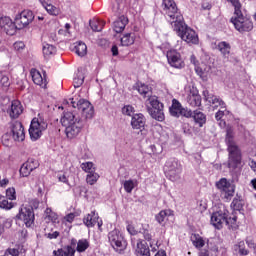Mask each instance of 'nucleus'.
Returning <instances> with one entry per match:
<instances>
[{
    "label": "nucleus",
    "instance_id": "32",
    "mask_svg": "<svg viewBox=\"0 0 256 256\" xmlns=\"http://www.w3.org/2000/svg\"><path fill=\"white\" fill-rule=\"evenodd\" d=\"M41 3L49 15H53L56 17V15H59L61 13V10L55 5L51 4V2L49 1H43Z\"/></svg>",
    "mask_w": 256,
    "mask_h": 256
},
{
    "label": "nucleus",
    "instance_id": "33",
    "mask_svg": "<svg viewBox=\"0 0 256 256\" xmlns=\"http://www.w3.org/2000/svg\"><path fill=\"white\" fill-rule=\"evenodd\" d=\"M0 85L3 89L8 90L11 87V80L9 79V73L0 71Z\"/></svg>",
    "mask_w": 256,
    "mask_h": 256
},
{
    "label": "nucleus",
    "instance_id": "41",
    "mask_svg": "<svg viewBox=\"0 0 256 256\" xmlns=\"http://www.w3.org/2000/svg\"><path fill=\"white\" fill-rule=\"evenodd\" d=\"M192 243L196 249H203L205 247V240L199 234L194 235Z\"/></svg>",
    "mask_w": 256,
    "mask_h": 256
},
{
    "label": "nucleus",
    "instance_id": "56",
    "mask_svg": "<svg viewBox=\"0 0 256 256\" xmlns=\"http://www.w3.org/2000/svg\"><path fill=\"white\" fill-rule=\"evenodd\" d=\"M26 207H31L32 211H35V209H39V202L37 199L31 200L29 205H26Z\"/></svg>",
    "mask_w": 256,
    "mask_h": 256
},
{
    "label": "nucleus",
    "instance_id": "61",
    "mask_svg": "<svg viewBox=\"0 0 256 256\" xmlns=\"http://www.w3.org/2000/svg\"><path fill=\"white\" fill-rule=\"evenodd\" d=\"M143 237L146 241H151V239H153V236L151 235L149 230H144Z\"/></svg>",
    "mask_w": 256,
    "mask_h": 256
},
{
    "label": "nucleus",
    "instance_id": "24",
    "mask_svg": "<svg viewBox=\"0 0 256 256\" xmlns=\"http://www.w3.org/2000/svg\"><path fill=\"white\" fill-rule=\"evenodd\" d=\"M128 23H129V19L126 16L124 15L120 16L116 21H114V24H113V29L115 33H123Z\"/></svg>",
    "mask_w": 256,
    "mask_h": 256
},
{
    "label": "nucleus",
    "instance_id": "44",
    "mask_svg": "<svg viewBox=\"0 0 256 256\" xmlns=\"http://www.w3.org/2000/svg\"><path fill=\"white\" fill-rule=\"evenodd\" d=\"M81 169L88 175L90 173H95V164H93V162H84L81 164Z\"/></svg>",
    "mask_w": 256,
    "mask_h": 256
},
{
    "label": "nucleus",
    "instance_id": "52",
    "mask_svg": "<svg viewBox=\"0 0 256 256\" xmlns=\"http://www.w3.org/2000/svg\"><path fill=\"white\" fill-rule=\"evenodd\" d=\"M6 199H9L10 201H15V199H17L15 188H8L6 190Z\"/></svg>",
    "mask_w": 256,
    "mask_h": 256
},
{
    "label": "nucleus",
    "instance_id": "1",
    "mask_svg": "<svg viewBox=\"0 0 256 256\" xmlns=\"http://www.w3.org/2000/svg\"><path fill=\"white\" fill-rule=\"evenodd\" d=\"M60 123L65 127V133L68 139H75V137H78L79 133H81V129H83V120L79 114L75 112H64Z\"/></svg>",
    "mask_w": 256,
    "mask_h": 256
},
{
    "label": "nucleus",
    "instance_id": "10",
    "mask_svg": "<svg viewBox=\"0 0 256 256\" xmlns=\"http://www.w3.org/2000/svg\"><path fill=\"white\" fill-rule=\"evenodd\" d=\"M108 241L113 249H115V251L118 253H121V251H125L127 249V240H125L123 233H121V231L118 229H114L108 233Z\"/></svg>",
    "mask_w": 256,
    "mask_h": 256
},
{
    "label": "nucleus",
    "instance_id": "20",
    "mask_svg": "<svg viewBox=\"0 0 256 256\" xmlns=\"http://www.w3.org/2000/svg\"><path fill=\"white\" fill-rule=\"evenodd\" d=\"M146 123H147V119L145 118V115L141 113L132 115L131 122H130L132 129L143 131V129H145Z\"/></svg>",
    "mask_w": 256,
    "mask_h": 256
},
{
    "label": "nucleus",
    "instance_id": "54",
    "mask_svg": "<svg viewBox=\"0 0 256 256\" xmlns=\"http://www.w3.org/2000/svg\"><path fill=\"white\" fill-rule=\"evenodd\" d=\"M59 235H61V233L59 231H53V232H49V233H45L44 236L46 237V239H57V237H59Z\"/></svg>",
    "mask_w": 256,
    "mask_h": 256
},
{
    "label": "nucleus",
    "instance_id": "30",
    "mask_svg": "<svg viewBox=\"0 0 256 256\" xmlns=\"http://www.w3.org/2000/svg\"><path fill=\"white\" fill-rule=\"evenodd\" d=\"M216 49L220 51L223 57H229V55L231 54V44L226 41L219 42L216 46Z\"/></svg>",
    "mask_w": 256,
    "mask_h": 256
},
{
    "label": "nucleus",
    "instance_id": "64",
    "mask_svg": "<svg viewBox=\"0 0 256 256\" xmlns=\"http://www.w3.org/2000/svg\"><path fill=\"white\" fill-rule=\"evenodd\" d=\"M249 165H250L252 171H254V173L256 174V162L252 160V161H250Z\"/></svg>",
    "mask_w": 256,
    "mask_h": 256
},
{
    "label": "nucleus",
    "instance_id": "2",
    "mask_svg": "<svg viewBox=\"0 0 256 256\" xmlns=\"http://www.w3.org/2000/svg\"><path fill=\"white\" fill-rule=\"evenodd\" d=\"M172 29L177 33L178 37L181 38L182 41H185V43H188L189 45L199 44V36L197 35V32L185 24L184 18H182L180 22H176L172 26Z\"/></svg>",
    "mask_w": 256,
    "mask_h": 256
},
{
    "label": "nucleus",
    "instance_id": "22",
    "mask_svg": "<svg viewBox=\"0 0 256 256\" xmlns=\"http://www.w3.org/2000/svg\"><path fill=\"white\" fill-rule=\"evenodd\" d=\"M136 255L137 256H151V251L149 250V245L147 242L139 239L136 243Z\"/></svg>",
    "mask_w": 256,
    "mask_h": 256
},
{
    "label": "nucleus",
    "instance_id": "8",
    "mask_svg": "<svg viewBox=\"0 0 256 256\" xmlns=\"http://www.w3.org/2000/svg\"><path fill=\"white\" fill-rule=\"evenodd\" d=\"M164 173L170 181H179L181 173H183V166H181L179 160L170 158L164 165Z\"/></svg>",
    "mask_w": 256,
    "mask_h": 256
},
{
    "label": "nucleus",
    "instance_id": "19",
    "mask_svg": "<svg viewBox=\"0 0 256 256\" xmlns=\"http://www.w3.org/2000/svg\"><path fill=\"white\" fill-rule=\"evenodd\" d=\"M83 223L86 225V227H95V225H98V229H101L103 227V221L99 220V214L95 213V211H92L90 214H87L83 218Z\"/></svg>",
    "mask_w": 256,
    "mask_h": 256
},
{
    "label": "nucleus",
    "instance_id": "39",
    "mask_svg": "<svg viewBox=\"0 0 256 256\" xmlns=\"http://www.w3.org/2000/svg\"><path fill=\"white\" fill-rule=\"evenodd\" d=\"M234 251L242 256L249 255V250L245 249V241H240L237 244H235Z\"/></svg>",
    "mask_w": 256,
    "mask_h": 256
},
{
    "label": "nucleus",
    "instance_id": "21",
    "mask_svg": "<svg viewBox=\"0 0 256 256\" xmlns=\"http://www.w3.org/2000/svg\"><path fill=\"white\" fill-rule=\"evenodd\" d=\"M8 113L12 119H17L21 113H23V105L19 100L12 101Z\"/></svg>",
    "mask_w": 256,
    "mask_h": 256
},
{
    "label": "nucleus",
    "instance_id": "17",
    "mask_svg": "<svg viewBox=\"0 0 256 256\" xmlns=\"http://www.w3.org/2000/svg\"><path fill=\"white\" fill-rule=\"evenodd\" d=\"M203 95L205 101L210 103V105H213L214 109H217V107H220V109H227V104L219 96L211 94L208 90L203 91Z\"/></svg>",
    "mask_w": 256,
    "mask_h": 256
},
{
    "label": "nucleus",
    "instance_id": "7",
    "mask_svg": "<svg viewBox=\"0 0 256 256\" xmlns=\"http://www.w3.org/2000/svg\"><path fill=\"white\" fill-rule=\"evenodd\" d=\"M230 21L234 25L236 31H239V33H245L253 30V22L251 19L243 15L241 8L234 11Z\"/></svg>",
    "mask_w": 256,
    "mask_h": 256
},
{
    "label": "nucleus",
    "instance_id": "51",
    "mask_svg": "<svg viewBox=\"0 0 256 256\" xmlns=\"http://www.w3.org/2000/svg\"><path fill=\"white\" fill-rule=\"evenodd\" d=\"M26 165L30 168V171H35L39 167V161L35 160L34 158H29L26 161Z\"/></svg>",
    "mask_w": 256,
    "mask_h": 256
},
{
    "label": "nucleus",
    "instance_id": "58",
    "mask_svg": "<svg viewBox=\"0 0 256 256\" xmlns=\"http://www.w3.org/2000/svg\"><path fill=\"white\" fill-rule=\"evenodd\" d=\"M14 49L16 51H22V49H25V43H23V42L14 43Z\"/></svg>",
    "mask_w": 256,
    "mask_h": 256
},
{
    "label": "nucleus",
    "instance_id": "42",
    "mask_svg": "<svg viewBox=\"0 0 256 256\" xmlns=\"http://www.w3.org/2000/svg\"><path fill=\"white\" fill-rule=\"evenodd\" d=\"M171 215V210H162L156 215V221L161 225L167 217Z\"/></svg>",
    "mask_w": 256,
    "mask_h": 256
},
{
    "label": "nucleus",
    "instance_id": "27",
    "mask_svg": "<svg viewBox=\"0 0 256 256\" xmlns=\"http://www.w3.org/2000/svg\"><path fill=\"white\" fill-rule=\"evenodd\" d=\"M183 109V106L181 105V102L177 99L172 100V105L169 108L170 115L172 117H181V110Z\"/></svg>",
    "mask_w": 256,
    "mask_h": 256
},
{
    "label": "nucleus",
    "instance_id": "18",
    "mask_svg": "<svg viewBox=\"0 0 256 256\" xmlns=\"http://www.w3.org/2000/svg\"><path fill=\"white\" fill-rule=\"evenodd\" d=\"M0 27L6 32V35H15L17 33V24L7 16L0 18Z\"/></svg>",
    "mask_w": 256,
    "mask_h": 256
},
{
    "label": "nucleus",
    "instance_id": "49",
    "mask_svg": "<svg viewBox=\"0 0 256 256\" xmlns=\"http://www.w3.org/2000/svg\"><path fill=\"white\" fill-rule=\"evenodd\" d=\"M231 207L234 209V211H241L243 209V201L239 198H234Z\"/></svg>",
    "mask_w": 256,
    "mask_h": 256
},
{
    "label": "nucleus",
    "instance_id": "9",
    "mask_svg": "<svg viewBox=\"0 0 256 256\" xmlns=\"http://www.w3.org/2000/svg\"><path fill=\"white\" fill-rule=\"evenodd\" d=\"M67 103L68 105L70 103L74 109L81 111L85 119H93V115H95V109L93 108V104L88 100L80 99L76 101L75 98H70Z\"/></svg>",
    "mask_w": 256,
    "mask_h": 256
},
{
    "label": "nucleus",
    "instance_id": "63",
    "mask_svg": "<svg viewBox=\"0 0 256 256\" xmlns=\"http://www.w3.org/2000/svg\"><path fill=\"white\" fill-rule=\"evenodd\" d=\"M246 243L250 249H256V244L253 242V240H247Z\"/></svg>",
    "mask_w": 256,
    "mask_h": 256
},
{
    "label": "nucleus",
    "instance_id": "45",
    "mask_svg": "<svg viewBox=\"0 0 256 256\" xmlns=\"http://www.w3.org/2000/svg\"><path fill=\"white\" fill-rule=\"evenodd\" d=\"M46 219L48 221H52V223H57V219H59V216L57 213L53 212L51 208H46L45 210Z\"/></svg>",
    "mask_w": 256,
    "mask_h": 256
},
{
    "label": "nucleus",
    "instance_id": "34",
    "mask_svg": "<svg viewBox=\"0 0 256 256\" xmlns=\"http://www.w3.org/2000/svg\"><path fill=\"white\" fill-rule=\"evenodd\" d=\"M139 185L137 179H129L125 180L123 183L124 191L126 193H133V189H135Z\"/></svg>",
    "mask_w": 256,
    "mask_h": 256
},
{
    "label": "nucleus",
    "instance_id": "48",
    "mask_svg": "<svg viewBox=\"0 0 256 256\" xmlns=\"http://www.w3.org/2000/svg\"><path fill=\"white\" fill-rule=\"evenodd\" d=\"M31 172L33 171L29 168L27 162H25L20 168V175L22 177H29V175H31Z\"/></svg>",
    "mask_w": 256,
    "mask_h": 256
},
{
    "label": "nucleus",
    "instance_id": "62",
    "mask_svg": "<svg viewBox=\"0 0 256 256\" xmlns=\"http://www.w3.org/2000/svg\"><path fill=\"white\" fill-rule=\"evenodd\" d=\"M111 51H112L113 57H117V55H119V48L117 46L115 45L112 46Z\"/></svg>",
    "mask_w": 256,
    "mask_h": 256
},
{
    "label": "nucleus",
    "instance_id": "60",
    "mask_svg": "<svg viewBox=\"0 0 256 256\" xmlns=\"http://www.w3.org/2000/svg\"><path fill=\"white\" fill-rule=\"evenodd\" d=\"M127 231L131 235H137V233H138L137 230H135V227L133 225H131V224H129L127 226Z\"/></svg>",
    "mask_w": 256,
    "mask_h": 256
},
{
    "label": "nucleus",
    "instance_id": "13",
    "mask_svg": "<svg viewBox=\"0 0 256 256\" xmlns=\"http://www.w3.org/2000/svg\"><path fill=\"white\" fill-rule=\"evenodd\" d=\"M17 219L23 221L26 227H31L35 223V211L31 206H22L17 214Z\"/></svg>",
    "mask_w": 256,
    "mask_h": 256
},
{
    "label": "nucleus",
    "instance_id": "6",
    "mask_svg": "<svg viewBox=\"0 0 256 256\" xmlns=\"http://www.w3.org/2000/svg\"><path fill=\"white\" fill-rule=\"evenodd\" d=\"M48 127L47 120L43 114H38L36 118L31 121L29 128V135L31 141H38L43 136V131H46Z\"/></svg>",
    "mask_w": 256,
    "mask_h": 256
},
{
    "label": "nucleus",
    "instance_id": "4",
    "mask_svg": "<svg viewBox=\"0 0 256 256\" xmlns=\"http://www.w3.org/2000/svg\"><path fill=\"white\" fill-rule=\"evenodd\" d=\"M145 107L152 119L160 122L165 121V112H163L165 106L156 95L150 96L145 100Z\"/></svg>",
    "mask_w": 256,
    "mask_h": 256
},
{
    "label": "nucleus",
    "instance_id": "46",
    "mask_svg": "<svg viewBox=\"0 0 256 256\" xmlns=\"http://www.w3.org/2000/svg\"><path fill=\"white\" fill-rule=\"evenodd\" d=\"M99 174L97 172H91L90 174H87L86 176V182L88 185H95L97 181H99Z\"/></svg>",
    "mask_w": 256,
    "mask_h": 256
},
{
    "label": "nucleus",
    "instance_id": "26",
    "mask_svg": "<svg viewBox=\"0 0 256 256\" xmlns=\"http://www.w3.org/2000/svg\"><path fill=\"white\" fill-rule=\"evenodd\" d=\"M135 39H137V36L134 32H128L123 34L120 39L122 47H129L133 45L135 43Z\"/></svg>",
    "mask_w": 256,
    "mask_h": 256
},
{
    "label": "nucleus",
    "instance_id": "59",
    "mask_svg": "<svg viewBox=\"0 0 256 256\" xmlns=\"http://www.w3.org/2000/svg\"><path fill=\"white\" fill-rule=\"evenodd\" d=\"M195 71H196L197 75H199V77H201V79L205 78V72L203 71V68L196 66Z\"/></svg>",
    "mask_w": 256,
    "mask_h": 256
},
{
    "label": "nucleus",
    "instance_id": "16",
    "mask_svg": "<svg viewBox=\"0 0 256 256\" xmlns=\"http://www.w3.org/2000/svg\"><path fill=\"white\" fill-rule=\"evenodd\" d=\"M166 57L171 67H174L175 69H183V67H185V62L183 61V58H181V53L177 52V50L168 51Z\"/></svg>",
    "mask_w": 256,
    "mask_h": 256
},
{
    "label": "nucleus",
    "instance_id": "25",
    "mask_svg": "<svg viewBox=\"0 0 256 256\" xmlns=\"http://www.w3.org/2000/svg\"><path fill=\"white\" fill-rule=\"evenodd\" d=\"M192 119L194 120V123H196V125L199 127H203V125L207 123V115L199 110L193 111Z\"/></svg>",
    "mask_w": 256,
    "mask_h": 256
},
{
    "label": "nucleus",
    "instance_id": "29",
    "mask_svg": "<svg viewBox=\"0 0 256 256\" xmlns=\"http://www.w3.org/2000/svg\"><path fill=\"white\" fill-rule=\"evenodd\" d=\"M53 256H75V248L66 246L53 251Z\"/></svg>",
    "mask_w": 256,
    "mask_h": 256
},
{
    "label": "nucleus",
    "instance_id": "36",
    "mask_svg": "<svg viewBox=\"0 0 256 256\" xmlns=\"http://www.w3.org/2000/svg\"><path fill=\"white\" fill-rule=\"evenodd\" d=\"M84 82H85V75H83V72L81 71V69H78L73 80V85L75 89L81 87V85H83Z\"/></svg>",
    "mask_w": 256,
    "mask_h": 256
},
{
    "label": "nucleus",
    "instance_id": "38",
    "mask_svg": "<svg viewBox=\"0 0 256 256\" xmlns=\"http://www.w3.org/2000/svg\"><path fill=\"white\" fill-rule=\"evenodd\" d=\"M7 199L8 198L5 196H0V208L5 209L6 211H10V209H13V207H15V203L9 202V200Z\"/></svg>",
    "mask_w": 256,
    "mask_h": 256
},
{
    "label": "nucleus",
    "instance_id": "50",
    "mask_svg": "<svg viewBox=\"0 0 256 256\" xmlns=\"http://www.w3.org/2000/svg\"><path fill=\"white\" fill-rule=\"evenodd\" d=\"M122 113L123 115H127L128 117H131V115H135V107H133L132 105H125L122 108Z\"/></svg>",
    "mask_w": 256,
    "mask_h": 256
},
{
    "label": "nucleus",
    "instance_id": "37",
    "mask_svg": "<svg viewBox=\"0 0 256 256\" xmlns=\"http://www.w3.org/2000/svg\"><path fill=\"white\" fill-rule=\"evenodd\" d=\"M42 51L44 57H51V55H55L57 53V48L51 44H43Z\"/></svg>",
    "mask_w": 256,
    "mask_h": 256
},
{
    "label": "nucleus",
    "instance_id": "40",
    "mask_svg": "<svg viewBox=\"0 0 256 256\" xmlns=\"http://www.w3.org/2000/svg\"><path fill=\"white\" fill-rule=\"evenodd\" d=\"M87 249H89V241H87V239L79 240L77 243L76 251H78V253H85Z\"/></svg>",
    "mask_w": 256,
    "mask_h": 256
},
{
    "label": "nucleus",
    "instance_id": "31",
    "mask_svg": "<svg viewBox=\"0 0 256 256\" xmlns=\"http://www.w3.org/2000/svg\"><path fill=\"white\" fill-rule=\"evenodd\" d=\"M30 75H31L33 83H35V85H39V86L47 85L46 80L43 79L41 72H39L37 69H32L30 71Z\"/></svg>",
    "mask_w": 256,
    "mask_h": 256
},
{
    "label": "nucleus",
    "instance_id": "14",
    "mask_svg": "<svg viewBox=\"0 0 256 256\" xmlns=\"http://www.w3.org/2000/svg\"><path fill=\"white\" fill-rule=\"evenodd\" d=\"M33 19H35V14L31 10H24L20 14H18L15 18V24L17 29H25L27 25L33 23Z\"/></svg>",
    "mask_w": 256,
    "mask_h": 256
},
{
    "label": "nucleus",
    "instance_id": "47",
    "mask_svg": "<svg viewBox=\"0 0 256 256\" xmlns=\"http://www.w3.org/2000/svg\"><path fill=\"white\" fill-rule=\"evenodd\" d=\"M105 25L104 22H101L99 20H93V21H90V27L92 29V31H103V26Z\"/></svg>",
    "mask_w": 256,
    "mask_h": 256
},
{
    "label": "nucleus",
    "instance_id": "35",
    "mask_svg": "<svg viewBox=\"0 0 256 256\" xmlns=\"http://www.w3.org/2000/svg\"><path fill=\"white\" fill-rule=\"evenodd\" d=\"M74 51L78 57H85V55H87V44L83 42H77L74 46Z\"/></svg>",
    "mask_w": 256,
    "mask_h": 256
},
{
    "label": "nucleus",
    "instance_id": "28",
    "mask_svg": "<svg viewBox=\"0 0 256 256\" xmlns=\"http://www.w3.org/2000/svg\"><path fill=\"white\" fill-rule=\"evenodd\" d=\"M138 93H140V95L146 99H149L150 97H153V90L151 89V87L149 85L140 83L138 84V88H137Z\"/></svg>",
    "mask_w": 256,
    "mask_h": 256
},
{
    "label": "nucleus",
    "instance_id": "5",
    "mask_svg": "<svg viewBox=\"0 0 256 256\" xmlns=\"http://www.w3.org/2000/svg\"><path fill=\"white\" fill-rule=\"evenodd\" d=\"M162 12L171 26L183 21V14H181V11H179V8H177V3H175V0H163Z\"/></svg>",
    "mask_w": 256,
    "mask_h": 256
},
{
    "label": "nucleus",
    "instance_id": "55",
    "mask_svg": "<svg viewBox=\"0 0 256 256\" xmlns=\"http://www.w3.org/2000/svg\"><path fill=\"white\" fill-rule=\"evenodd\" d=\"M225 112H227V108H225L224 110H219L218 112H216V114H215L216 121H221V119H223V117H225Z\"/></svg>",
    "mask_w": 256,
    "mask_h": 256
},
{
    "label": "nucleus",
    "instance_id": "15",
    "mask_svg": "<svg viewBox=\"0 0 256 256\" xmlns=\"http://www.w3.org/2000/svg\"><path fill=\"white\" fill-rule=\"evenodd\" d=\"M10 131L14 141H25V128L20 121H13L10 123Z\"/></svg>",
    "mask_w": 256,
    "mask_h": 256
},
{
    "label": "nucleus",
    "instance_id": "57",
    "mask_svg": "<svg viewBox=\"0 0 256 256\" xmlns=\"http://www.w3.org/2000/svg\"><path fill=\"white\" fill-rule=\"evenodd\" d=\"M75 217H77L75 213H69L64 217V221H67V223H73V221H75Z\"/></svg>",
    "mask_w": 256,
    "mask_h": 256
},
{
    "label": "nucleus",
    "instance_id": "43",
    "mask_svg": "<svg viewBox=\"0 0 256 256\" xmlns=\"http://www.w3.org/2000/svg\"><path fill=\"white\" fill-rule=\"evenodd\" d=\"M224 225H227L228 229H236L237 228V216L229 217L226 215V221Z\"/></svg>",
    "mask_w": 256,
    "mask_h": 256
},
{
    "label": "nucleus",
    "instance_id": "3",
    "mask_svg": "<svg viewBox=\"0 0 256 256\" xmlns=\"http://www.w3.org/2000/svg\"><path fill=\"white\" fill-rule=\"evenodd\" d=\"M226 144L228 151V167L232 171H235V169L241 165V149L237 143H235L229 132H227Z\"/></svg>",
    "mask_w": 256,
    "mask_h": 256
},
{
    "label": "nucleus",
    "instance_id": "53",
    "mask_svg": "<svg viewBox=\"0 0 256 256\" xmlns=\"http://www.w3.org/2000/svg\"><path fill=\"white\" fill-rule=\"evenodd\" d=\"M181 115H182V117H187V119H189V118L193 117V111L182 107V110H180V116Z\"/></svg>",
    "mask_w": 256,
    "mask_h": 256
},
{
    "label": "nucleus",
    "instance_id": "12",
    "mask_svg": "<svg viewBox=\"0 0 256 256\" xmlns=\"http://www.w3.org/2000/svg\"><path fill=\"white\" fill-rule=\"evenodd\" d=\"M227 215H229V210L222 205L218 211L211 215V224L216 229H221L225 225V221H227Z\"/></svg>",
    "mask_w": 256,
    "mask_h": 256
},
{
    "label": "nucleus",
    "instance_id": "23",
    "mask_svg": "<svg viewBox=\"0 0 256 256\" xmlns=\"http://www.w3.org/2000/svg\"><path fill=\"white\" fill-rule=\"evenodd\" d=\"M190 107H201V95L197 91H190L186 98Z\"/></svg>",
    "mask_w": 256,
    "mask_h": 256
},
{
    "label": "nucleus",
    "instance_id": "11",
    "mask_svg": "<svg viewBox=\"0 0 256 256\" xmlns=\"http://www.w3.org/2000/svg\"><path fill=\"white\" fill-rule=\"evenodd\" d=\"M216 187L220 191L221 197L227 199V201L231 200V197L235 195V185L226 178H222L216 182Z\"/></svg>",
    "mask_w": 256,
    "mask_h": 256
}]
</instances>
